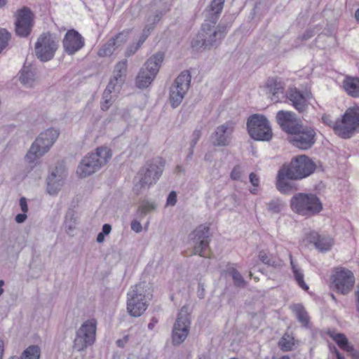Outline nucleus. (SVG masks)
<instances>
[{
	"instance_id": "obj_1",
	"label": "nucleus",
	"mask_w": 359,
	"mask_h": 359,
	"mask_svg": "<svg viewBox=\"0 0 359 359\" xmlns=\"http://www.w3.org/2000/svg\"><path fill=\"white\" fill-rule=\"evenodd\" d=\"M217 22L205 20L196 37L191 41V47L196 50H210L219 46L227 34V26Z\"/></svg>"
},
{
	"instance_id": "obj_2",
	"label": "nucleus",
	"mask_w": 359,
	"mask_h": 359,
	"mask_svg": "<svg viewBox=\"0 0 359 359\" xmlns=\"http://www.w3.org/2000/svg\"><path fill=\"white\" fill-rule=\"evenodd\" d=\"M111 158L110 149L106 147H97L95 152L88 154L82 158L76 172L82 178L90 176L105 165Z\"/></svg>"
},
{
	"instance_id": "obj_3",
	"label": "nucleus",
	"mask_w": 359,
	"mask_h": 359,
	"mask_svg": "<svg viewBox=\"0 0 359 359\" xmlns=\"http://www.w3.org/2000/svg\"><path fill=\"white\" fill-rule=\"evenodd\" d=\"M164 165L165 162L161 158L147 161L137 173L138 182L133 187L135 193L138 195L142 189L156 184L163 174Z\"/></svg>"
},
{
	"instance_id": "obj_4",
	"label": "nucleus",
	"mask_w": 359,
	"mask_h": 359,
	"mask_svg": "<svg viewBox=\"0 0 359 359\" xmlns=\"http://www.w3.org/2000/svg\"><path fill=\"white\" fill-rule=\"evenodd\" d=\"M291 209L298 215L311 217L323 210L319 198L313 194L297 193L290 199Z\"/></svg>"
},
{
	"instance_id": "obj_5",
	"label": "nucleus",
	"mask_w": 359,
	"mask_h": 359,
	"mask_svg": "<svg viewBox=\"0 0 359 359\" xmlns=\"http://www.w3.org/2000/svg\"><path fill=\"white\" fill-rule=\"evenodd\" d=\"M60 132L54 128H48L41 133L32 144L25 158L29 163H34L47 153L58 138Z\"/></svg>"
},
{
	"instance_id": "obj_6",
	"label": "nucleus",
	"mask_w": 359,
	"mask_h": 359,
	"mask_svg": "<svg viewBox=\"0 0 359 359\" xmlns=\"http://www.w3.org/2000/svg\"><path fill=\"white\" fill-rule=\"evenodd\" d=\"M164 56L163 52H158L147 60L135 79L136 86L138 88L144 89L149 86L159 71Z\"/></svg>"
},
{
	"instance_id": "obj_7",
	"label": "nucleus",
	"mask_w": 359,
	"mask_h": 359,
	"mask_svg": "<svg viewBox=\"0 0 359 359\" xmlns=\"http://www.w3.org/2000/svg\"><path fill=\"white\" fill-rule=\"evenodd\" d=\"M290 176L292 180H302L314 172L316 164L308 156L302 154L292 158L288 165L281 167Z\"/></svg>"
},
{
	"instance_id": "obj_8",
	"label": "nucleus",
	"mask_w": 359,
	"mask_h": 359,
	"mask_svg": "<svg viewBox=\"0 0 359 359\" xmlns=\"http://www.w3.org/2000/svg\"><path fill=\"white\" fill-rule=\"evenodd\" d=\"M290 136L289 142L294 147L301 150H309L313 147L317 140V129L308 124L302 123Z\"/></svg>"
},
{
	"instance_id": "obj_9",
	"label": "nucleus",
	"mask_w": 359,
	"mask_h": 359,
	"mask_svg": "<svg viewBox=\"0 0 359 359\" xmlns=\"http://www.w3.org/2000/svg\"><path fill=\"white\" fill-rule=\"evenodd\" d=\"M359 128V107L349 108L334 125V133L344 139L350 138Z\"/></svg>"
},
{
	"instance_id": "obj_10",
	"label": "nucleus",
	"mask_w": 359,
	"mask_h": 359,
	"mask_svg": "<svg viewBox=\"0 0 359 359\" xmlns=\"http://www.w3.org/2000/svg\"><path fill=\"white\" fill-rule=\"evenodd\" d=\"M250 136L257 141H269L272 138V130L268 119L260 114L250 116L247 121Z\"/></svg>"
},
{
	"instance_id": "obj_11",
	"label": "nucleus",
	"mask_w": 359,
	"mask_h": 359,
	"mask_svg": "<svg viewBox=\"0 0 359 359\" xmlns=\"http://www.w3.org/2000/svg\"><path fill=\"white\" fill-rule=\"evenodd\" d=\"M127 310L130 316L140 317L147 309L146 290L143 284L135 285L127 294Z\"/></svg>"
},
{
	"instance_id": "obj_12",
	"label": "nucleus",
	"mask_w": 359,
	"mask_h": 359,
	"mask_svg": "<svg viewBox=\"0 0 359 359\" xmlns=\"http://www.w3.org/2000/svg\"><path fill=\"white\" fill-rule=\"evenodd\" d=\"M97 322L95 319L86 320L76 332L73 348L82 351L93 344L95 341Z\"/></svg>"
},
{
	"instance_id": "obj_13",
	"label": "nucleus",
	"mask_w": 359,
	"mask_h": 359,
	"mask_svg": "<svg viewBox=\"0 0 359 359\" xmlns=\"http://www.w3.org/2000/svg\"><path fill=\"white\" fill-rule=\"evenodd\" d=\"M191 318L189 306H183L177 314L174 323L172 339L174 345H180L187 337L189 333Z\"/></svg>"
},
{
	"instance_id": "obj_14",
	"label": "nucleus",
	"mask_w": 359,
	"mask_h": 359,
	"mask_svg": "<svg viewBox=\"0 0 359 359\" xmlns=\"http://www.w3.org/2000/svg\"><path fill=\"white\" fill-rule=\"evenodd\" d=\"M191 79L189 71H184L175 80L170 89V102L172 108L177 107L182 102L189 88Z\"/></svg>"
},
{
	"instance_id": "obj_15",
	"label": "nucleus",
	"mask_w": 359,
	"mask_h": 359,
	"mask_svg": "<svg viewBox=\"0 0 359 359\" xmlns=\"http://www.w3.org/2000/svg\"><path fill=\"white\" fill-rule=\"evenodd\" d=\"M14 17L15 21V31L17 36L20 37L28 36L34 26V15L32 10L27 6L17 10Z\"/></svg>"
},
{
	"instance_id": "obj_16",
	"label": "nucleus",
	"mask_w": 359,
	"mask_h": 359,
	"mask_svg": "<svg viewBox=\"0 0 359 359\" xmlns=\"http://www.w3.org/2000/svg\"><path fill=\"white\" fill-rule=\"evenodd\" d=\"M57 49V44L48 32L40 35L35 44L36 55L42 62L50 60Z\"/></svg>"
},
{
	"instance_id": "obj_17",
	"label": "nucleus",
	"mask_w": 359,
	"mask_h": 359,
	"mask_svg": "<svg viewBox=\"0 0 359 359\" xmlns=\"http://www.w3.org/2000/svg\"><path fill=\"white\" fill-rule=\"evenodd\" d=\"M194 243V254L205 257V250L209 247L210 227L205 224L199 225L191 234Z\"/></svg>"
},
{
	"instance_id": "obj_18",
	"label": "nucleus",
	"mask_w": 359,
	"mask_h": 359,
	"mask_svg": "<svg viewBox=\"0 0 359 359\" xmlns=\"http://www.w3.org/2000/svg\"><path fill=\"white\" fill-rule=\"evenodd\" d=\"M291 105L300 114L307 112L309 100L313 97L311 92H303L297 88H290L285 93Z\"/></svg>"
},
{
	"instance_id": "obj_19",
	"label": "nucleus",
	"mask_w": 359,
	"mask_h": 359,
	"mask_svg": "<svg viewBox=\"0 0 359 359\" xmlns=\"http://www.w3.org/2000/svg\"><path fill=\"white\" fill-rule=\"evenodd\" d=\"M234 128L235 123L231 121L217 126L210 136L212 144L215 147L228 146L231 142Z\"/></svg>"
},
{
	"instance_id": "obj_20",
	"label": "nucleus",
	"mask_w": 359,
	"mask_h": 359,
	"mask_svg": "<svg viewBox=\"0 0 359 359\" xmlns=\"http://www.w3.org/2000/svg\"><path fill=\"white\" fill-rule=\"evenodd\" d=\"M276 121L283 131L290 136L302 123L296 114L290 111L280 110L276 114Z\"/></svg>"
},
{
	"instance_id": "obj_21",
	"label": "nucleus",
	"mask_w": 359,
	"mask_h": 359,
	"mask_svg": "<svg viewBox=\"0 0 359 359\" xmlns=\"http://www.w3.org/2000/svg\"><path fill=\"white\" fill-rule=\"evenodd\" d=\"M355 278L353 273L348 269L336 271L333 276V285L337 292L342 294H348L353 288Z\"/></svg>"
},
{
	"instance_id": "obj_22",
	"label": "nucleus",
	"mask_w": 359,
	"mask_h": 359,
	"mask_svg": "<svg viewBox=\"0 0 359 359\" xmlns=\"http://www.w3.org/2000/svg\"><path fill=\"white\" fill-rule=\"evenodd\" d=\"M84 45V38L79 32L74 29L68 30L62 40L64 50L69 55L75 54L80 50Z\"/></svg>"
},
{
	"instance_id": "obj_23",
	"label": "nucleus",
	"mask_w": 359,
	"mask_h": 359,
	"mask_svg": "<svg viewBox=\"0 0 359 359\" xmlns=\"http://www.w3.org/2000/svg\"><path fill=\"white\" fill-rule=\"evenodd\" d=\"M306 240L309 243L314 245L320 252L330 250L333 245V240L330 236L320 235L316 231H311L306 235Z\"/></svg>"
},
{
	"instance_id": "obj_24",
	"label": "nucleus",
	"mask_w": 359,
	"mask_h": 359,
	"mask_svg": "<svg viewBox=\"0 0 359 359\" xmlns=\"http://www.w3.org/2000/svg\"><path fill=\"white\" fill-rule=\"evenodd\" d=\"M287 172L282 168L278 172L276 188L282 194H289L297 189L294 183Z\"/></svg>"
},
{
	"instance_id": "obj_25",
	"label": "nucleus",
	"mask_w": 359,
	"mask_h": 359,
	"mask_svg": "<svg viewBox=\"0 0 359 359\" xmlns=\"http://www.w3.org/2000/svg\"><path fill=\"white\" fill-rule=\"evenodd\" d=\"M56 167L47 177V192L52 196L56 195L63 185L64 175Z\"/></svg>"
},
{
	"instance_id": "obj_26",
	"label": "nucleus",
	"mask_w": 359,
	"mask_h": 359,
	"mask_svg": "<svg viewBox=\"0 0 359 359\" xmlns=\"http://www.w3.org/2000/svg\"><path fill=\"white\" fill-rule=\"evenodd\" d=\"M126 41V36L123 33H119L103 45L99 50L98 55L101 57L110 56L116 48L122 46Z\"/></svg>"
},
{
	"instance_id": "obj_27",
	"label": "nucleus",
	"mask_w": 359,
	"mask_h": 359,
	"mask_svg": "<svg viewBox=\"0 0 359 359\" xmlns=\"http://www.w3.org/2000/svg\"><path fill=\"white\" fill-rule=\"evenodd\" d=\"M266 86L272 94L271 99L273 102H278L284 97V84L278 78H269Z\"/></svg>"
},
{
	"instance_id": "obj_28",
	"label": "nucleus",
	"mask_w": 359,
	"mask_h": 359,
	"mask_svg": "<svg viewBox=\"0 0 359 359\" xmlns=\"http://www.w3.org/2000/svg\"><path fill=\"white\" fill-rule=\"evenodd\" d=\"M224 2L225 0H212L205 9L207 14L205 20L217 22L222 12Z\"/></svg>"
},
{
	"instance_id": "obj_29",
	"label": "nucleus",
	"mask_w": 359,
	"mask_h": 359,
	"mask_svg": "<svg viewBox=\"0 0 359 359\" xmlns=\"http://www.w3.org/2000/svg\"><path fill=\"white\" fill-rule=\"evenodd\" d=\"M343 87L346 93L352 97H359V78L346 76L343 81Z\"/></svg>"
},
{
	"instance_id": "obj_30",
	"label": "nucleus",
	"mask_w": 359,
	"mask_h": 359,
	"mask_svg": "<svg viewBox=\"0 0 359 359\" xmlns=\"http://www.w3.org/2000/svg\"><path fill=\"white\" fill-rule=\"evenodd\" d=\"M289 257L290 259V265L294 280L302 289H303L305 291L308 290L309 286L306 284V283L304 280V273L299 268L297 264H295L291 254H290Z\"/></svg>"
},
{
	"instance_id": "obj_31",
	"label": "nucleus",
	"mask_w": 359,
	"mask_h": 359,
	"mask_svg": "<svg viewBox=\"0 0 359 359\" xmlns=\"http://www.w3.org/2000/svg\"><path fill=\"white\" fill-rule=\"evenodd\" d=\"M41 356V348L37 345L28 346L20 357L11 356L9 359H39Z\"/></svg>"
},
{
	"instance_id": "obj_32",
	"label": "nucleus",
	"mask_w": 359,
	"mask_h": 359,
	"mask_svg": "<svg viewBox=\"0 0 359 359\" xmlns=\"http://www.w3.org/2000/svg\"><path fill=\"white\" fill-rule=\"evenodd\" d=\"M157 205L155 202H151L149 201H143L142 203L138 206L137 210V217L140 219H142L149 212L156 210Z\"/></svg>"
},
{
	"instance_id": "obj_33",
	"label": "nucleus",
	"mask_w": 359,
	"mask_h": 359,
	"mask_svg": "<svg viewBox=\"0 0 359 359\" xmlns=\"http://www.w3.org/2000/svg\"><path fill=\"white\" fill-rule=\"evenodd\" d=\"M292 311L295 313L297 320L305 327H307L309 323V318L304 307L299 304L292 306Z\"/></svg>"
},
{
	"instance_id": "obj_34",
	"label": "nucleus",
	"mask_w": 359,
	"mask_h": 359,
	"mask_svg": "<svg viewBox=\"0 0 359 359\" xmlns=\"http://www.w3.org/2000/svg\"><path fill=\"white\" fill-rule=\"evenodd\" d=\"M333 340L337 344V345L343 350L353 351V345H351L346 337L341 333H337L335 334H330Z\"/></svg>"
},
{
	"instance_id": "obj_35",
	"label": "nucleus",
	"mask_w": 359,
	"mask_h": 359,
	"mask_svg": "<svg viewBox=\"0 0 359 359\" xmlns=\"http://www.w3.org/2000/svg\"><path fill=\"white\" fill-rule=\"evenodd\" d=\"M266 206L268 212L271 214H278L283 208L284 203L278 198H275L266 203Z\"/></svg>"
},
{
	"instance_id": "obj_36",
	"label": "nucleus",
	"mask_w": 359,
	"mask_h": 359,
	"mask_svg": "<svg viewBox=\"0 0 359 359\" xmlns=\"http://www.w3.org/2000/svg\"><path fill=\"white\" fill-rule=\"evenodd\" d=\"M127 62V60H123L122 61L118 62L115 66L113 77H117V79L120 80V83L123 82V76L126 73Z\"/></svg>"
},
{
	"instance_id": "obj_37",
	"label": "nucleus",
	"mask_w": 359,
	"mask_h": 359,
	"mask_svg": "<svg viewBox=\"0 0 359 359\" xmlns=\"http://www.w3.org/2000/svg\"><path fill=\"white\" fill-rule=\"evenodd\" d=\"M294 346L293 338L288 334H284L278 341V346L283 351H290Z\"/></svg>"
},
{
	"instance_id": "obj_38",
	"label": "nucleus",
	"mask_w": 359,
	"mask_h": 359,
	"mask_svg": "<svg viewBox=\"0 0 359 359\" xmlns=\"http://www.w3.org/2000/svg\"><path fill=\"white\" fill-rule=\"evenodd\" d=\"M202 135V132L201 129H195L192 133V139L190 142V147L189 154L187 156V159H191L194 154V149L196 147V144L198 143L199 139L201 138Z\"/></svg>"
},
{
	"instance_id": "obj_39",
	"label": "nucleus",
	"mask_w": 359,
	"mask_h": 359,
	"mask_svg": "<svg viewBox=\"0 0 359 359\" xmlns=\"http://www.w3.org/2000/svg\"><path fill=\"white\" fill-rule=\"evenodd\" d=\"M34 79V73L28 67H24L21 71L20 80L24 84H29Z\"/></svg>"
},
{
	"instance_id": "obj_40",
	"label": "nucleus",
	"mask_w": 359,
	"mask_h": 359,
	"mask_svg": "<svg viewBox=\"0 0 359 359\" xmlns=\"http://www.w3.org/2000/svg\"><path fill=\"white\" fill-rule=\"evenodd\" d=\"M233 280V284L237 287L243 288L246 286V282L241 276V273L236 269L229 271Z\"/></svg>"
},
{
	"instance_id": "obj_41",
	"label": "nucleus",
	"mask_w": 359,
	"mask_h": 359,
	"mask_svg": "<svg viewBox=\"0 0 359 359\" xmlns=\"http://www.w3.org/2000/svg\"><path fill=\"white\" fill-rule=\"evenodd\" d=\"M116 100V95H112L110 93L104 92L102 94V102L101 103V109L103 111H107L112 105Z\"/></svg>"
},
{
	"instance_id": "obj_42",
	"label": "nucleus",
	"mask_w": 359,
	"mask_h": 359,
	"mask_svg": "<svg viewBox=\"0 0 359 359\" xmlns=\"http://www.w3.org/2000/svg\"><path fill=\"white\" fill-rule=\"evenodd\" d=\"M259 259L262 262L268 266H271L274 267L278 266L276 260L271 256L268 255L266 252L264 250L259 252Z\"/></svg>"
},
{
	"instance_id": "obj_43",
	"label": "nucleus",
	"mask_w": 359,
	"mask_h": 359,
	"mask_svg": "<svg viewBox=\"0 0 359 359\" xmlns=\"http://www.w3.org/2000/svg\"><path fill=\"white\" fill-rule=\"evenodd\" d=\"M11 34L4 28H0V53L8 46Z\"/></svg>"
},
{
	"instance_id": "obj_44",
	"label": "nucleus",
	"mask_w": 359,
	"mask_h": 359,
	"mask_svg": "<svg viewBox=\"0 0 359 359\" xmlns=\"http://www.w3.org/2000/svg\"><path fill=\"white\" fill-rule=\"evenodd\" d=\"M122 83H120V80H118L117 77H113L110 79L104 92L110 93L111 94L116 93V90L118 89Z\"/></svg>"
},
{
	"instance_id": "obj_45",
	"label": "nucleus",
	"mask_w": 359,
	"mask_h": 359,
	"mask_svg": "<svg viewBox=\"0 0 359 359\" xmlns=\"http://www.w3.org/2000/svg\"><path fill=\"white\" fill-rule=\"evenodd\" d=\"M163 13L160 11H156L154 15H150L147 18V22L151 23V25L156 26L157 22L160 21L161 18L163 17Z\"/></svg>"
},
{
	"instance_id": "obj_46",
	"label": "nucleus",
	"mask_w": 359,
	"mask_h": 359,
	"mask_svg": "<svg viewBox=\"0 0 359 359\" xmlns=\"http://www.w3.org/2000/svg\"><path fill=\"white\" fill-rule=\"evenodd\" d=\"M242 170L240 165H236L231 172V178L233 180H241Z\"/></svg>"
},
{
	"instance_id": "obj_47",
	"label": "nucleus",
	"mask_w": 359,
	"mask_h": 359,
	"mask_svg": "<svg viewBox=\"0 0 359 359\" xmlns=\"http://www.w3.org/2000/svg\"><path fill=\"white\" fill-rule=\"evenodd\" d=\"M177 203V194L175 191L170 192L167 197L166 205L173 206Z\"/></svg>"
},
{
	"instance_id": "obj_48",
	"label": "nucleus",
	"mask_w": 359,
	"mask_h": 359,
	"mask_svg": "<svg viewBox=\"0 0 359 359\" xmlns=\"http://www.w3.org/2000/svg\"><path fill=\"white\" fill-rule=\"evenodd\" d=\"M322 121L325 125H327V126H328L330 127H332L333 128V130H334V125L337 124V121H333L332 120V117H331L330 115L324 114L322 116Z\"/></svg>"
},
{
	"instance_id": "obj_49",
	"label": "nucleus",
	"mask_w": 359,
	"mask_h": 359,
	"mask_svg": "<svg viewBox=\"0 0 359 359\" xmlns=\"http://www.w3.org/2000/svg\"><path fill=\"white\" fill-rule=\"evenodd\" d=\"M130 227H131V229L135 231V233H140L142 231V224H140V222L137 220V219H134L131 222V224H130Z\"/></svg>"
},
{
	"instance_id": "obj_50",
	"label": "nucleus",
	"mask_w": 359,
	"mask_h": 359,
	"mask_svg": "<svg viewBox=\"0 0 359 359\" xmlns=\"http://www.w3.org/2000/svg\"><path fill=\"white\" fill-rule=\"evenodd\" d=\"M314 29H307L305 32L300 36L302 40H309L311 37L314 36Z\"/></svg>"
},
{
	"instance_id": "obj_51",
	"label": "nucleus",
	"mask_w": 359,
	"mask_h": 359,
	"mask_svg": "<svg viewBox=\"0 0 359 359\" xmlns=\"http://www.w3.org/2000/svg\"><path fill=\"white\" fill-rule=\"evenodd\" d=\"M140 48V46H139L137 43L135 45L130 46L128 48L127 50L126 51V56H131L132 55L135 54Z\"/></svg>"
},
{
	"instance_id": "obj_52",
	"label": "nucleus",
	"mask_w": 359,
	"mask_h": 359,
	"mask_svg": "<svg viewBox=\"0 0 359 359\" xmlns=\"http://www.w3.org/2000/svg\"><path fill=\"white\" fill-rule=\"evenodd\" d=\"M250 183L255 187L259 186V179L254 172H251L249 176Z\"/></svg>"
},
{
	"instance_id": "obj_53",
	"label": "nucleus",
	"mask_w": 359,
	"mask_h": 359,
	"mask_svg": "<svg viewBox=\"0 0 359 359\" xmlns=\"http://www.w3.org/2000/svg\"><path fill=\"white\" fill-rule=\"evenodd\" d=\"M197 294L199 299H203L205 297V286L201 282L198 284Z\"/></svg>"
},
{
	"instance_id": "obj_54",
	"label": "nucleus",
	"mask_w": 359,
	"mask_h": 359,
	"mask_svg": "<svg viewBox=\"0 0 359 359\" xmlns=\"http://www.w3.org/2000/svg\"><path fill=\"white\" fill-rule=\"evenodd\" d=\"M20 206L22 212L26 213L28 211V205L27 199L25 197H22L19 201Z\"/></svg>"
},
{
	"instance_id": "obj_55",
	"label": "nucleus",
	"mask_w": 359,
	"mask_h": 359,
	"mask_svg": "<svg viewBox=\"0 0 359 359\" xmlns=\"http://www.w3.org/2000/svg\"><path fill=\"white\" fill-rule=\"evenodd\" d=\"M27 217L26 213L22 212L18 214L15 217V220L17 223L22 224L26 220Z\"/></svg>"
},
{
	"instance_id": "obj_56",
	"label": "nucleus",
	"mask_w": 359,
	"mask_h": 359,
	"mask_svg": "<svg viewBox=\"0 0 359 359\" xmlns=\"http://www.w3.org/2000/svg\"><path fill=\"white\" fill-rule=\"evenodd\" d=\"M111 231V226L109 224H104L102 226V231H100L105 236L109 234Z\"/></svg>"
},
{
	"instance_id": "obj_57",
	"label": "nucleus",
	"mask_w": 359,
	"mask_h": 359,
	"mask_svg": "<svg viewBox=\"0 0 359 359\" xmlns=\"http://www.w3.org/2000/svg\"><path fill=\"white\" fill-rule=\"evenodd\" d=\"M149 34L142 32V34L141 35V36L140 37L137 44L139 46H141L143 43L145 41V40L147 39V38L149 36Z\"/></svg>"
},
{
	"instance_id": "obj_58",
	"label": "nucleus",
	"mask_w": 359,
	"mask_h": 359,
	"mask_svg": "<svg viewBox=\"0 0 359 359\" xmlns=\"http://www.w3.org/2000/svg\"><path fill=\"white\" fill-rule=\"evenodd\" d=\"M351 355L352 359H359V351L355 350L353 346V351H347Z\"/></svg>"
},
{
	"instance_id": "obj_59",
	"label": "nucleus",
	"mask_w": 359,
	"mask_h": 359,
	"mask_svg": "<svg viewBox=\"0 0 359 359\" xmlns=\"http://www.w3.org/2000/svg\"><path fill=\"white\" fill-rule=\"evenodd\" d=\"M65 224L69 229H72L74 228V221H73L72 217H71L69 221L68 219V215L66 216L65 218Z\"/></svg>"
},
{
	"instance_id": "obj_60",
	"label": "nucleus",
	"mask_w": 359,
	"mask_h": 359,
	"mask_svg": "<svg viewBox=\"0 0 359 359\" xmlns=\"http://www.w3.org/2000/svg\"><path fill=\"white\" fill-rule=\"evenodd\" d=\"M154 25H151V23L150 22H148V24L145 25L142 32L148 34H150L151 31H152L154 29Z\"/></svg>"
},
{
	"instance_id": "obj_61",
	"label": "nucleus",
	"mask_w": 359,
	"mask_h": 359,
	"mask_svg": "<svg viewBox=\"0 0 359 359\" xmlns=\"http://www.w3.org/2000/svg\"><path fill=\"white\" fill-rule=\"evenodd\" d=\"M158 320L156 317H153L151 319V321L148 324V328L149 330H153L154 326L158 323Z\"/></svg>"
},
{
	"instance_id": "obj_62",
	"label": "nucleus",
	"mask_w": 359,
	"mask_h": 359,
	"mask_svg": "<svg viewBox=\"0 0 359 359\" xmlns=\"http://www.w3.org/2000/svg\"><path fill=\"white\" fill-rule=\"evenodd\" d=\"M122 117L126 120L128 121L129 118L130 117V110L128 109H125L122 112Z\"/></svg>"
},
{
	"instance_id": "obj_63",
	"label": "nucleus",
	"mask_w": 359,
	"mask_h": 359,
	"mask_svg": "<svg viewBox=\"0 0 359 359\" xmlns=\"http://www.w3.org/2000/svg\"><path fill=\"white\" fill-rule=\"evenodd\" d=\"M128 339V337H126L123 339H118L116 341V344L118 347H123L124 346V344L126 342Z\"/></svg>"
},
{
	"instance_id": "obj_64",
	"label": "nucleus",
	"mask_w": 359,
	"mask_h": 359,
	"mask_svg": "<svg viewBox=\"0 0 359 359\" xmlns=\"http://www.w3.org/2000/svg\"><path fill=\"white\" fill-rule=\"evenodd\" d=\"M105 236L100 232L97 236V242L99 243H102L104 241Z\"/></svg>"
}]
</instances>
